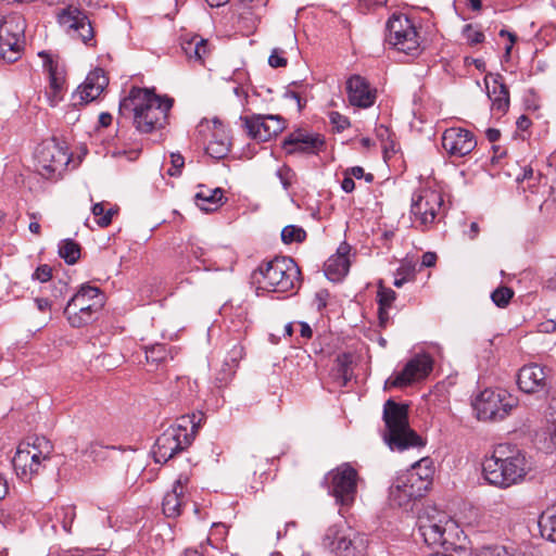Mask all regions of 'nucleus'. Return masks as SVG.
I'll return each instance as SVG.
<instances>
[{
  "label": "nucleus",
  "mask_w": 556,
  "mask_h": 556,
  "mask_svg": "<svg viewBox=\"0 0 556 556\" xmlns=\"http://www.w3.org/2000/svg\"><path fill=\"white\" fill-rule=\"evenodd\" d=\"M530 471L526 454L509 444H498L482 463L484 479L500 489H507L522 482Z\"/></svg>",
  "instance_id": "nucleus-1"
},
{
  "label": "nucleus",
  "mask_w": 556,
  "mask_h": 556,
  "mask_svg": "<svg viewBox=\"0 0 556 556\" xmlns=\"http://www.w3.org/2000/svg\"><path fill=\"white\" fill-rule=\"evenodd\" d=\"M173 103L172 98L160 97L150 89L132 88L129 96L121 102L119 110L131 111L137 130L149 134L167 124Z\"/></svg>",
  "instance_id": "nucleus-2"
},
{
  "label": "nucleus",
  "mask_w": 556,
  "mask_h": 556,
  "mask_svg": "<svg viewBox=\"0 0 556 556\" xmlns=\"http://www.w3.org/2000/svg\"><path fill=\"white\" fill-rule=\"evenodd\" d=\"M434 468L429 457L416 462L409 469L396 476L389 489V498L399 507H407L424 496L432 483Z\"/></svg>",
  "instance_id": "nucleus-3"
},
{
  "label": "nucleus",
  "mask_w": 556,
  "mask_h": 556,
  "mask_svg": "<svg viewBox=\"0 0 556 556\" xmlns=\"http://www.w3.org/2000/svg\"><path fill=\"white\" fill-rule=\"evenodd\" d=\"M203 419L204 416L201 413L180 417L176 425L170 426L157 438L153 448L154 460L165 464L189 447Z\"/></svg>",
  "instance_id": "nucleus-4"
},
{
  "label": "nucleus",
  "mask_w": 556,
  "mask_h": 556,
  "mask_svg": "<svg viewBox=\"0 0 556 556\" xmlns=\"http://www.w3.org/2000/svg\"><path fill=\"white\" fill-rule=\"evenodd\" d=\"M386 424L384 441L391 450L404 451L409 447L424 446L422 439L409 428L408 405L388 400L383 406Z\"/></svg>",
  "instance_id": "nucleus-5"
},
{
  "label": "nucleus",
  "mask_w": 556,
  "mask_h": 556,
  "mask_svg": "<svg viewBox=\"0 0 556 556\" xmlns=\"http://www.w3.org/2000/svg\"><path fill=\"white\" fill-rule=\"evenodd\" d=\"M260 288L268 292H288L301 285V271L293 258L275 257L254 273Z\"/></svg>",
  "instance_id": "nucleus-6"
},
{
  "label": "nucleus",
  "mask_w": 556,
  "mask_h": 556,
  "mask_svg": "<svg viewBox=\"0 0 556 556\" xmlns=\"http://www.w3.org/2000/svg\"><path fill=\"white\" fill-rule=\"evenodd\" d=\"M52 443L45 437H33L21 442L12 459L16 475L23 481H29L38 475L50 459Z\"/></svg>",
  "instance_id": "nucleus-7"
},
{
  "label": "nucleus",
  "mask_w": 556,
  "mask_h": 556,
  "mask_svg": "<svg viewBox=\"0 0 556 556\" xmlns=\"http://www.w3.org/2000/svg\"><path fill=\"white\" fill-rule=\"evenodd\" d=\"M104 304L105 296L99 288L83 285L67 302L64 315L72 327L80 328L93 321Z\"/></svg>",
  "instance_id": "nucleus-8"
},
{
  "label": "nucleus",
  "mask_w": 556,
  "mask_h": 556,
  "mask_svg": "<svg viewBox=\"0 0 556 556\" xmlns=\"http://www.w3.org/2000/svg\"><path fill=\"white\" fill-rule=\"evenodd\" d=\"M418 530L428 545L444 546L454 544L458 526L446 513L429 507L418 517Z\"/></svg>",
  "instance_id": "nucleus-9"
},
{
  "label": "nucleus",
  "mask_w": 556,
  "mask_h": 556,
  "mask_svg": "<svg viewBox=\"0 0 556 556\" xmlns=\"http://www.w3.org/2000/svg\"><path fill=\"white\" fill-rule=\"evenodd\" d=\"M323 546L337 556H359L365 551V540L344 521L330 526L324 536Z\"/></svg>",
  "instance_id": "nucleus-10"
},
{
  "label": "nucleus",
  "mask_w": 556,
  "mask_h": 556,
  "mask_svg": "<svg viewBox=\"0 0 556 556\" xmlns=\"http://www.w3.org/2000/svg\"><path fill=\"white\" fill-rule=\"evenodd\" d=\"M516 399L503 389H484L473 402L480 420H502L516 406Z\"/></svg>",
  "instance_id": "nucleus-11"
},
{
  "label": "nucleus",
  "mask_w": 556,
  "mask_h": 556,
  "mask_svg": "<svg viewBox=\"0 0 556 556\" xmlns=\"http://www.w3.org/2000/svg\"><path fill=\"white\" fill-rule=\"evenodd\" d=\"M71 161L66 149L55 139L42 141L36 150V169L40 176L54 179L62 175Z\"/></svg>",
  "instance_id": "nucleus-12"
},
{
  "label": "nucleus",
  "mask_w": 556,
  "mask_h": 556,
  "mask_svg": "<svg viewBox=\"0 0 556 556\" xmlns=\"http://www.w3.org/2000/svg\"><path fill=\"white\" fill-rule=\"evenodd\" d=\"M443 195L440 191L431 188H420L412 197L410 214L414 223L427 229L434 224L442 211Z\"/></svg>",
  "instance_id": "nucleus-13"
},
{
  "label": "nucleus",
  "mask_w": 556,
  "mask_h": 556,
  "mask_svg": "<svg viewBox=\"0 0 556 556\" xmlns=\"http://www.w3.org/2000/svg\"><path fill=\"white\" fill-rule=\"evenodd\" d=\"M387 40L397 51L415 55L419 52V35L413 22L403 14H393L387 23Z\"/></svg>",
  "instance_id": "nucleus-14"
},
{
  "label": "nucleus",
  "mask_w": 556,
  "mask_h": 556,
  "mask_svg": "<svg viewBox=\"0 0 556 556\" xmlns=\"http://www.w3.org/2000/svg\"><path fill=\"white\" fill-rule=\"evenodd\" d=\"M328 492L342 506H350L357 493L358 473L350 464H342L325 478Z\"/></svg>",
  "instance_id": "nucleus-15"
},
{
  "label": "nucleus",
  "mask_w": 556,
  "mask_h": 556,
  "mask_svg": "<svg viewBox=\"0 0 556 556\" xmlns=\"http://www.w3.org/2000/svg\"><path fill=\"white\" fill-rule=\"evenodd\" d=\"M61 27L73 38L88 45L93 39V28L87 15L76 7H67L58 13Z\"/></svg>",
  "instance_id": "nucleus-16"
},
{
  "label": "nucleus",
  "mask_w": 556,
  "mask_h": 556,
  "mask_svg": "<svg viewBox=\"0 0 556 556\" xmlns=\"http://www.w3.org/2000/svg\"><path fill=\"white\" fill-rule=\"evenodd\" d=\"M433 368V359L426 353L417 354L390 381L395 388H403L425 379Z\"/></svg>",
  "instance_id": "nucleus-17"
},
{
  "label": "nucleus",
  "mask_w": 556,
  "mask_h": 556,
  "mask_svg": "<svg viewBox=\"0 0 556 556\" xmlns=\"http://www.w3.org/2000/svg\"><path fill=\"white\" fill-rule=\"evenodd\" d=\"M477 146L473 134L467 129L452 127L442 136V147L451 155L463 157L469 154Z\"/></svg>",
  "instance_id": "nucleus-18"
},
{
  "label": "nucleus",
  "mask_w": 556,
  "mask_h": 556,
  "mask_svg": "<svg viewBox=\"0 0 556 556\" xmlns=\"http://www.w3.org/2000/svg\"><path fill=\"white\" fill-rule=\"evenodd\" d=\"M109 85V78L101 68L90 72L85 81L73 93V105H84L97 98L104 91Z\"/></svg>",
  "instance_id": "nucleus-19"
},
{
  "label": "nucleus",
  "mask_w": 556,
  "mask_h": 556,
  "mask_svg": "<svg viewBox=\"0 0 556 556\" xmlns=\"http://www.w3.org/2000/svg\"><path fill=\"white\" fill-rule=\"evenodd\" d=\"M324 148V136L301 129L290 134L283 141V149L288 154H317Z\"/></svg>",
  "instance_id": "nucleus-20"
},
{
  "label": "nucleus",
  "mask_w": 556,
  "mask_h": 556,
  "mask_svg": "<svg viewBox=\"0 0 556 556\" xmlns=\"http://www.w3.org/2000/svg\"><path fill=\"white\" fill-rule=\"evenodd\" d=\"M188 483L189 476L180 473L174 482L172 490L164 495L162 509L166 517L176 518L181 514L182 506L188 500L186 493Z\"/></svg>",
  "instance_id": "nucleus-21"
},
{
  "label": "nucleus",
  "mask_w": 556,
  "mask_h": 556,
  "mask_svg": "<svg viewBox=\"0 0 556 556\" xmlns=\"http://www.w3.org/2000/svg\"><path fill=\"white\" fill-rule=\"evenodd\" d=\"M346 92L350 103L362 109L372 106L377 98L376 89L359 75H353L348 79Z\"/></svg>",
  "instance_id": "nucleus-22"
},
{
  "label": "nucleus",
  "mask_w": 556,
  "mask_h": 556,
  "mask_svg": "<svg viewBox=\"0 0 556 556\" xmlns=\"http://www.w3.org/2000/svg\"><path fill=\"white\" fill-rule=\"evenodd\" d=\"M545 368L538 364H529L520 368L517 377L519 389L525 393H536L546 389Z\"/></svg>",
  "instance_id": "nucleus-23"
},
{
  "label": "nucleus",
  "mask_w": 556,
  "mask_h": 556,
  "mask_svg": "<svg viewBox=\"0 0 556 556\" xmlns=\"http://www.w3.org/2000/svg\"><path fill=\"white\" fill-rule=\"evenodd\" d=\"M488 97L492 103V110L501 114L509 108V91L501 75H488L484 78Z\"/></svg>",
  "instance_id": "nucleus-24"
},
{
  "label": "nucleus",
  "mask_w": 556,
  "mask_h": 556,
  "mask_svg": "<svg viewBox=\"0 0 556 556\" xmlns=\"http://www.w3.org/2000/svg\"><path fill=\"white\" fill-rule=\"evenodd\" d=\"M350 245L345 242L341 243L334 255H331L325 264V274L332 281L341 280L350 269Z\"/></svg>",
  "instance_id": "nucleus-25"
},
{
  "label": "nucleus",
  "mask_w": 556,
  "mask_h": 556,
  "mask_svg": "<svg viewBox=\"0 0 556 556\" xmlns=\"http://www.w3.org/2000/svg\"><path fill=\"white\" fill-rule=\"evenodd\" d=\"M39 55L47 58L45 66H47L49 72L50 84L49 88L46 91V96L48 98L49 104L51 106H55L63 99L64 96V73L62 70H59L58 65L54 64L53 61L50 58H48L43 52H40Z\"/></svg>",
  "instance_id": "nucleus-26"
},
{
  "label": "nucleus",
  "mask_w": 556,
  "mask_h": 556,
  "mask_svg": "<svg viewBox=\"0 0 556 556\" xmlns=\"http://www.w3.org/2000/svg\"><path fill=\"white\" fill-rule=\"evenodd\" d=\"M181 49L190 62L200 65L204 64V59L210 53L208 42L199 35H184L180 37Z\"/></svg>",
  "instance_id": "nucleus-27"
},
{
  "label": "nucleus",
  "mask_w": 556,
  "mask_h": 556,
  "mask_svg": "<svg viewBox=\"0 0 556 556\" xmlns=\"http://www.w3.org/2000/svg\"><path fill=\"white\" fill-rule=\"evenodd\" d=\"M224 191L220 188L200 187L194 195L197 206L206 213L214 212L223 205Z\"/></svg>",
  "instance_id": "nucleus-28"
},
{
  "label": "nucleus",
  "mask_w": 556,
  "mask_h": 556,
  "mask_svg": "<svg viewBox=\"0 0 556 556\" xmlns=\"http://www.w3.org/2000/svg\"><path fill=\"white\" fill-rule=\"evenodd\" d=\"M248 135L258 141H267L271 135L267 131V123L265 115H253L240 117Z\"/></svg>",
  "instance_id": "nucleus-29"
},
{
  "label": "nucleus",
  "mask_w": 556,
  "mask_h": 556,
  "mask_svg": "<svg viewBox=\"0 0 556 556\" xmlns=\"http://www.w3.org/2000/svg\"><path fill=\"white\" fill-rule=\"evenodd\" d=\"M506 521V513L503 507L493 508L484 511L478 521L481 531L494 532L497 531Z\"/></svg>",
  "instance_id": "nucleus-30"
},
{
  "label": "nucleus",
  "mask_w": 556,
  "mask_h": 556,
  "mask_svg": "<svg viewBox=\"0 0 556 556\" xmlns=\"http://www.w3.org/2000/svg\"><path fill=\"white\" fill-rule=\"evenodd\" d=\"M540 533L546 540L556 543V505L547 507L538 521Z\"/></svg>",
  "instance_id": "nucleus-31"
},
{
  "label": "nucleus",
  "mask_w": 556,
  "mask_h": 556,
  "mask_svg": "<svg viewBox=\"0 0 556 556\" xmlns=\"http://www.w3.org/2000/svg\"><path fill=\"white\" fill-rule=\"evenodd\" d=\"M377 298L379 304L380 324L384 325L389 319L388 309L392 306V303L396 298V293L392 289L386 288L381 283H379Z\"/></svg>",
  "instance_id": "nucleus-32"
},
{
  "label": "nucleus",
  "mask_w": 556,
  "mask_h": 556,
  "mask_svg": "<svg viewBox=\"0 0 556 556\" xmlns=\"http://www.w3.org/2000/svg\"><path fill=\"white\" fill-rule=\"evenodd\" d=\"M23 37H24V33L20 34L18 36H15V38H16L15 45H12V47H8V46H5L7 41H8L7 40L8 35H5V31H1L0 47L3 48L4 51L0 52V56L4 61L12 63V62H15L21 56V51H22V47H23Z\"/></svg>",
  "instance_id": "nucleus-33"
},
{
  "label": "nucleus",
  "mask_w": 556,
  "mask_h": 556,
  "mask_svg": "<svg viewBox=\"0 0 556 556\" xmlns=\"http://www.w3.org/2000/svg\"><path fill=\"white\" fill-rule=\"evenodd\" d=\"M146 358L153 364H160L174 358V351L165 344L156 343L146 348Z\"/></svg>",
  "instance_id": "nucleus-34"
},
{
  "label": "nucleus",
  "mask_w": 556,
  "mask_h": 556,
  "mask_svg": "<svg viewBox=\"0 0 556 556\" xmlns=\"http://www.w3.org/2000/svg\"><path fill=\"white\" fill-rule=\"evenodd\" d=\"M352 361L353 356L350 353H341L336 357V376L342 380L343 386H345L352 377Z\"/></svg>",
  "instance_id": "nucleus-35"
},
{
  "label": "nucleus",
  "mask_w": 556,
  "mask_h": 556,
  "mask_svg": "<svg viewBox=\"0 0 556 556\" xmlns=\"http://www.w3.org/2000/svg\"><path fill=\"white\" fill-rule=\"evenodd\" d=\"M59 255L68 265H73L80 257V245L72 239L62 240L59 243Z\"/></svg>",
  "instance_id": "nucleus-36"
},
{
  "label": "nucleus",
  "mask_w": 556,
  "mask_h": 556,
  "mask_svg": "<svg viewBox=\"0 0 556 556\" xmlns=\"http://www.w3.org/2000/svg\"><path fill=\"white\" fill-rule=\"evenodd\" d=\"M306 232L301 227L289 225L281 231V240L287 243L302 242L305 240Z\"/></svg>",
  "instance_id": "nucleus-37"
},
{
  "label": "nucleus",
  "mask_w": 556,
  "mask_h": 556,
  "mask_svg": "<svg viewBox=\"0 0 556 556\" xmlns=\"http://www.w3.org/2000/svg\"><path fill=\"white\" fill-rule=\"evenodd\" d=\"M55 517L61 522L63 530L67 533H71L72 525L76 517L75 507L74 506L61 507L55 513Z\"/></svg>",
  "instance_id": "nucleus-38"
},
{
  "label": "nucleus",
  "mask_w": 556,
  "mask_h": 556,
  "mask_svg": "<svg viewBox=\"0 0 556 556\" xmlns=\"http://www.w3.org/2000/svg\"><path fill=\"white\" fill-rule=\"evenodd\" d=\"M229 152V142L226 140H212L206 147V153L213 159L219 160Z\"/></svg>",
  "instance_id": "nucleus-39"
},
{
  "label": "nucleus",
  "mask_w": 556,
  "mask_h": 556,
  "mask_svg": "<svg viewBox=\"0 0 556 556\" xmlns=\"http://www.w3.org/2000/svg\"><path fill=\"white\" fill-rule=\"evenodd\" d=\"M514 295V291L508 287H498L495 289L492 294L491 299L493 303L498 307H505L508 305L509 301L511 300Z\"/></svg>",
  "instance_id": "nucleus-40"
},
{
  "label": "nucleus",
  "mask_w": 556,
  "mask_h": 556,
  "mask_svg": "<svg viewBox=\"0 0 556 556\" xmlns=\"http://www.w3.org/2000/svg\"><path fill=\"white\" fill-rule=\"evenodd\" d=\"M109 446H103L98 442H92L85 450V454L90 457L94 463L102 462L106 458Z\"/></svg>",
  "instance_id": "nucleus-41"
},
{
  "label": "nucleus",
  "mask_w": 556,
  "mask_h": 556,
  "mask_svg": "<svg viewBox=\"0 0 556 556\" xmlns=\"http://www.w3.org/2000/svg\"><path fill=\"white\" fill-rule=\"evenodd\" d=\"M267 131L271 137L280 134L286 127V121L280 115H265Z\"/></svg>",
  "instance_id": "nucleus-42"
},
{
  "label": "nucleus",
  "mask_w": 556,
  "mask_h": 556,
  "mask_svg": "<svg viewBox=\"0 0 556 556\" xmlns=\"http://www.w3.org/2000/svg\"><path fill=\"white\" fill-rule=\"evenodd\" d=\"M463 36L470 45H478L484 40V34L479 28L470 24L465 25Z\"/></svg>",
  "instance_id": "nucleus-43"
},
{
  "label": "nucleus",
  "mask_w": 556,
  "mask_h": 556,
  "mask_svg": "<svg viewBox=\"0 0 556 556\" xmlns=\"http://www.w3.org/2000/svg\"><path fill=\"white\" fill-rule=\"evenodd\" d=\"M276 176L279 178L283 189L288 190L294 181L295 174L289 166L282 165L277 169Z\"/></svg>",
  "instance_id": "nucleus-44"
},
{
  "label": "nucleus",
  "mask_w": 556,
  "mask_h": 556,
  "mask_svg": "<svg viewBox=\"0 0 556 556\" xmlns=\"http://www.w3.org/2000/svg\"><path fill=\"white\" fill-rule=\"evenodd\" d=\"M329 117L331 124L337 128L338 131H342L350 126L349 118L341 115L339 112H331Z\"/></svg>",
  "instance_id": "nucleus-45"
},
{
  "label": "nucleus",
  "mask_w": 556,
  "mask_h": 556,
  "mask_svg": "<svg viewBox=\"0 0 556 556\" xmlns=\"http://www.w3.org/2000/svg\"><path fill=\"white\" fill-rule=\"evenodd\" d=\"M268 63L271 67H285L288 63L287 59L283 56V51L280 49H274L271 54L268 58Z\"/></svg>",
  "instance_id": "nucleus-46"
},
{
  "label": "nucleus",
  "mask_w": 556,
  "mask_h": 556,
  "mask_svg": "<svg viewBox=\"0 0 556 556\" xmlns=\"http://www.w3.org/2000/svg\"><path fill=\"white\" fill-rule=\"evenodd\" d=\"M52 277V269L49 265H40L33 274V278L40 282H46Z\"/></svg>",
  "instance_id": "nucleus-47"
},
{
  "label": "nucleus",
  "mask_w": 556,
  "mask_h": 556,
  "mask_svg": "<svg viewBox=\"0 0 556 556\" xmlns=\"http://www.w3.org/2000/svg\"><path fill=\"white\" fill-rule=\"evenodd\" d=\"M170 159H172V167L168 169L167 173L170 176H176L180 173V169L184 167L185 160H184L182 155L174 154V153L170 155Z\"/></svg>",
  "instance_id": "nucleus-48"
},
{
  "label": "nucleus",
  "mask_w": 556,
  "mask_h": 556,
  "mask_svg": "<svg viewBox=\"0 0 556 556\" xmlns=\"http://www.w3.org/2000/svg\"><path fill=\"white\" fill-rule=\"evenodd\" d=\"M345 173L349 174L352 178L355 177L357 179H361L364 177L366 179V181H368V182H371L374 180V175L365 174L364 168L361 166H354V167L348 168L345 170Z\"/></svg>",
  "instance_id": "nucleus-49"
},
{
  "label": "nucleus",
  "mask_w": 556,
  "mask_h": 556,
  "mask_svg": "<svg viewBox=\"0 0 556 556\" xmlns=\"http://www.w3.org/2000/svg\"><path fill=\"white\" fill-rule=\"evenodd\" d=\"M481 556H514L504 546H491L482 551Z\"/></svg>",
  "instance_id": "nucleus-50"
},
{
  "label": "nucleus",
  "mask_w": 556,
  "mask_h": 556,
  "mask_svg": "<svg viewBox=\"0 0 556 556\" xmlns=\"http://www.w3.org/2000/svg\"><path fill=\"white\" fill-rule=\"evenodd\" d=\"M117 213V210L111 207L109 210H105V213L102 217L97 219V224L100 227H106L111 224L113 215Z\"/></svg>",
  "instance_id": "nucleus-51"
},
{
  "label": "nucleus",
  "mask_w": 556,
  "mask_h": 556,
  "mask_svg": "<svg viewBox=\"0 0 556 556\" xmlns=\"http://www.w3.org/2000/svg\"><path fill=\"white\" fill-rule=\"evenodd\" d=\"M139 153H140V150H138V149L130 150V151H126V150H114V151L112 152V155H113L114 157L127 156V159H128L129 161H134V160H136V159L138 157Z\"/></svg>",
  "instance_id": "nucleus-52"
},
{
  "label": "nucleus",
  "mask_w": 556,
  "mask_h": 556,
  "mask_svg": "<svg viewBox=\"0 0 556 556\" xmlns=\"http://www.w3.org/2000/svg\"><path fill=\"white\" fill-rule=\"evenodd\" d=\"M67 289H68L67 283L65 281H63V280H59L54 285L53 296L55 299L63 298L64 294L67 292Z\"/></svg>",
  "instance_id": "nucleus-53"
},
{
  "label": "nucleus",
  "mask_w": 556,
  "mask_h": 556,
  "mask_svg": "<svg viewBox=\"0 0 556 556\" xmlns=\"http://www.w3.org/2000/svg\"><path fill=\"white\" fill-rule=\"evenodd\" d=\"M29 218H30V223L28 225V229L31 233L34 235H37L39 236L40 235V224L37 222V214L35 213H29L28 214Z\"/></svg>",
  "instance_id": "nucleus-54"
},
{
  "label": "nucleus",
  "mask_w": 556,
  "mask_h": 556,
  "mask_svg": "<svg viewBox=\"0 0 556 556\" xmlns=\"http://www.w3.org/2000/svg\"><path fill=\"white\" fill-rule=\"evenodd\" d=\"M341 188L348 193L352 192L355 189V182H354L353 178L345 172H344V178L341 182Z\"/></svg>",
  "instance_id": "nucleus-55"
},
{
  "label": "nucleus",
  "mask_w": 556,
  "mask_h": 556,
  "mask_svg": "<svg viewBox=\"0 0 556 556\" xmlns=\"http://www.w3.org/2000/svg\"><path fill=\"white\" fill-rule=\"evenodd\" d=\"M191 254L199 261L205 263L206 260L204 258V256L206 255V250L203 248V247H200V245H191V250H190Z\"/></svg>",
  "instance_id": "nucleus-56"
},
{
  "label": "nucleus",
  "mask_w": 556,
  "mask_h": 556,
  "mask_svg": "<svg viewBox=\"0 0 556 556\" xmlns=\"http://www.w3.org/2000/svg\"><path fill=\"white\" fill-rule=\"evenodd\" d=\"M435 262H437V254L435 253H433V252H426L422 255L421 264L425 267H432V266L435 265Z\"/></svg>",
  "instance_id": "nucleus-57"
},
{
  "label": "nucleus",
  "mask_w": 556,
  "mask_h": 556,
  "mask_svg": "<svg viewBox=\"0 0 556 556\" xmlns=\"http://www.w3.org/2000/svg\"><path fill=\"white\" fill-rule=\"evenodd\" d=\"M35 303H36L37 308L40 312H45V311L49 309L52 305L51 301H49L48 299H45V298L35 299Z\"/></svg>",
  "instance_id": "nucleus-58"
},
{
  "label": "nucleus",
  "mask_w": 556,
  "mask_h": 556,
  "mask_svg": "<svg viewBox=\"0 0 556 556\" xmlns=\"http://www.w3.org/2000/svg\"><path fill=\"white\" fill-rule=\"evenodd\" d=\"M299 326H300V334L302 338H304V339L312 338L313 331L308 324L301 321V323H299Z\"/></svg>",
  "instance_id": "nucleus-59"
},
{
  "label": "nucleus",
  "mask_w": 556,
  "mask_h": 556,
  "mask_svg": "<svg viewBox=\"0 0 556 556\" xmlns=\"http://www.w3.org/2000/svg\"><path fill=\"white\" fill-rule=\"evenodd\" d=\"M241 3L250 8H260L266 5L268 0H239Z\"/></svg>",
  "instance_id": "nucleus-60"
},
{
  "label": "nucleus",
  "mask_w": 556,
  "mask_h": 556,
  "mask_svg": "<svg viewBox=\"0 0 556 556\" xmlns=\"http://www.w3.org/2000/svg\"><path fill=\"white\" fill-rule=\"evenodd\" d=\"M501 137V132L500 130L495 129V128H489L486 130V138L489 139L490 142H495L500 139Z\"/></svg>",
  "instance_id": "nucleus-61"
},
{
  "label": "nucleus",
  "mask_w": 556,
  "mask_h": 556,
  "mask_svg": "<svg viewBox=\"0 0 556 556\" xmlns=\"http://www.w3.org/2000/svg\"><path fill=\"white\" fill-rule=\"evenodd\" d=\"M105 213V208H104V205L103 203H96L93 206H92V214L94 215V217L100 218L104 215Z\"/></svg>",
  "instance_id": "nucleus-62"
},
{
  "label": "nucleus",
  "mask_w": 556,
  "mask_h": 556,
  "mask_svg": "<svg viewBox=\"0 0 556 556\" xmlns=\"http://www.w3.org/2000/svg\"><path fill=\"white\" fill-rule=\"evenodd\" d=\"M112 123V115L110 113H101L99 115V124L103 127L109 126Z\"/></svg>",
  "instance_id": "nucleus-63"
},
{
  "label": "nucleus",
  "mask_w": 556,
  "mask_h": 556,
  "mask_svg": "<svg viewBox=\"0 0 556 556\" xmlns=\"http://www.w3.org/2000/svg\"><path fill=\"white\" fill-rule=\"evenodd\" d=\"M551 441L556 446V421H553L549 428Z\"/></svg>",
  "instance_id": "nucleus-64"
}]
</instances>
